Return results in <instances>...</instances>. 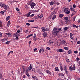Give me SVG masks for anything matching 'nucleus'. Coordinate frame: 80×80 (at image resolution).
<instances>
[{"instance_id":"4c0bfd02","label":"nucleus","mask_w":80,"mask_h":80,"mask_svg":"<svg viewBox=\"0 0 80 80\" xmlns=\"http://www.w3.org/2000/svg\"><path fill=\"white\" fill-rule=\"evenodd\" d=\"M43 14H41V15H40L39 16V17H40V18H42V17H43Z\"/></svg>"},{"instance_id":"6e6552de","label":"nucleus","mask_w":80,"mask_h":80,"mask_svg":"<svg viewBox=\"0 0 80 80\" xmlns=\"http://www.w3.org/2000/svg\"><path fill=\"white\" fill-rule=\"evenodd\" d=\"M14 36L16 37H19V34L18 33L16 32L14 34Z\"/></svg>"},{"instance_id":"4468645a","label":"nucleus","mask_w":80,"mask_h":80,"mask_svg":"<svg viewBox=\"0 0 80 80\" xmlns=\"http://www.w3.org/2000/svg\"><path fill=\"white\" fill-rule=\"evenodd\" d=\"M10 18V16H8L7 18H6V21H8Z\"/></svg>"},{"instance_id":"f8f14e48","label":"nucleus","mask_w":80,"mask_h":80,"mask_svg":"<svg viewBox=\"0 0 80 80\" xmlns=\"http://www.w3.org/2000/svg\"><path fill=\"white\" fill-rule=\"evenodd\" d=\"M70 38H71V39H73V37H72V36H73V34H72V33H70Z\"/></svg>"},{"instance_id":"ea45409f","label":"nucleus","mask_w":80,"mask_h":80,"mask_svg":"<svg viewBox=\"0 0 80 80\" xmlns=\"http://www.w3.org/2000/svg\"><path fill=\"white\" fill-rule=\"evenodd\" d=\"M25 8H26V9H28V6L27 5H25Z\"/></svg>"},{"instance_id":"aec40b11","label":"nucleus","mask_w":80,"mask_h":80,"mask_svg":"<svg viewBox=\"0 0 80 80\" xmlns=\"http://www.w3.org/2000/svg\"><path fill=\"white\" fill-rule=\"evenodd\" d=\"M73 27H74V28H78V26H76V25L75 24H73L72 25Z\"/></svg>"},{"instance_id":"4d7b16f0","label":"nucleus","mask_w":80,"mask_h":80,"mask_svg":"<svg viewBox=\"0 0 80 80\" xmlns=\"http://www.w3.org/2000/svg\"><path fill=\"white\" fill-rule=\"evenodd\" d=\"M35 37H36V34L35 33H34L33 36V38H35Z\"/></svg>"},{"instance_id":"6ab92c4d","label":"nucleus","mask_w":80,"mask_h":80,"mask_svg":"<svg viewBox=\"0 0 80 80\" xmlns=\"http://www.w3.org/2000/svg\"><path fill=\"white\" fill-rule=\"evenodd\" d=\"M46 72L47 73H48L50 75H51V72H50V71L48 70H47L46 71Z\"/></svg>"},{"instance_id":"69168bd1","label":"nucleus","mask_w":80,"mask_h":80,"mask_svg":"<svg viewBox=\"0 0 80 80\" xmlns=\"http://www.w3.org/2000/svg\"><path fill=\"white\" fill-rule=\"evenodd\" d=\"M13 51H10L9 52V53L11 54V53H13Z\"/></svg>"},{"instance_id":"c03bdc74","label":"nucleus","mask_w":80,"mask_h":80,"mask_svg":"<svg viewBox=\"0 0 80 80\" xmlns=\"http://www.w3.org/2000/svg\"><path fill=\"white\" fill-rule=\"evenodd\" d=\"M66 62H67L68 63L69 62H70V60H69V59H68L66 60Z\"/></svg>"},{"instance_id":"603ef678","label":"nucleus","mask_w":80,"mask_h":80,"mask_svg":"<svg viewBox=\"0 0 80 80\" xmlns=\"http://www.w3.org/2000/svg\"><path fill=\"white\" fill-rule=\"evenodd\" d=\"M74 53H76L77 54L78 53V51H74Z\"/></svg>"},{"instance_id":"58836bf2","label":"nucleus","mask_w":80,"mask_h":80,"mask_svg":"<svg viewBox=\"0 0 80 80\" xmlns=\"http://www.w3.org/2000/svg\"><path fill=\"white\" fill-rule=\"evenodd\" d=\"M6 34L7 35H11V33L8 32V33H7Z\"/></svg>"},{"instance_id":"3c124183","label":"nucleus","mask_w":80,"mask_h":80,"mask_svg":"<svg viewBox=\"0 0 80 80\" xmlns=\"http://www.w3.org/2000/svg\"><path fill=\"white\" fill-rule=\"evenodd\" d=\"M4 13V12L3 11H2L0 12V13L1 14H3V13Z\"/></svg>"},{"instance_id":"bf43d9fd","label":"nucleus","mask_w":80,"mask_h":80,"mask_svg":"<svg viewBox=\"0 0 80 80\" xmlns=\"http://www.w3.org/2000/svg\"><path fill=\"white\" fill-rule=\"evenodd\" d=\"M23 70H25V66L23 67Z\"/></svg>"},{"instance_id":"9d476101","label":"nucleus","mask_w":80,"mask_h":80,"mask_svg":"<svg viewBox=\"0 0 80 80\" xmlns=\"http://www.w3.org/2000/svg\"><path fill=\"white\" fill-rule=\"evenodd\" d=\"M32 13L31 12H30L28 13L26 16L27 17H30V14Z\"/></svg>"},{"instance_id":"09e8293b","label":"nucleus","mask_w":80,"mask_h":80,"mask_svg":"<svg viewBox=\"0 0 80 80\" xmlns=\"http://www.w3.org/2000/svg\"><path fill=\"white\" fill-rule=\"evenodd\" d=\"M46 49L47 50H50V48H49V47H48L46 48Z\"/></svg>"},{"instance_id":"72a5a7b5","label":"nucleus","mask_w":80,"mask_h":80,"mask_svg":"<svg viewBox=\"0 0 80 80\" xmlns=\"http://www.w3.org/2000/svg\"><path fill=\"white\" fill-rule=\"evenodd\" d=\"M64 49L66 50H68V47H65Z\"/></svg>"},{"instance_id":"de8ad7c7","label":"nucleus","mask_w":80,"mask_h":80,"mask_svg":"<svg viewBox=\"0 0 80 80\" xmlns=\"http://www.w3.org/2000/svg\"><path fill=\"white\" fill-rule=\"evenodd\" d=\"M16 10H17V11H19V9H18V8H16Z\"/></svg>"},{"instance_id":"423d86ee","label":"nucleus","mask_w":80,"mask_h":80,"mask_svg":"<svg viewBox=\"0 0 80 80\" xmlns=\"http://www.w3.org/2000/svg\"><path fill=\"white\" fill-rule=\"evenodd\" d=\"M55 11H53V12L51 13L50 17L51 18V17H53V15H55Z\"/></svg>"},{"instance_id":"bb28decb","label":"nucleus","mask_w":80,"mask_h":80,"mask_svg":"<svg viewBox=\"0 0 80 80\" xmlns=\"http://www.w3.org/2000/svg\"><path fill=\"white\" fill-rule=\"evenodd\" d=\"M62 43L63 44H65L66 43V41H65L63 40L62 41Z\"/></svg>"},{"instance_id":"e2e57ef3","label":"nucleus","mask_w":80,"mask_h":80,"mask_svg":"<svg viewBox=\"0 0 80 80\" xmlns=\"http://www.w3.org/2000/svg\"><path fill=\"white\" fill-rule=\"evenodd\" d=\"M26 25H28V26H29V25H30V23H27Z\"/></svg>"},{"instance_id":"a18cd8bd","label":"nucleus","mask_w":80,"mask_h":80,"mask_svg":"<svg viewBox=\"0 0 80 80\" xmlns=\"http://www.w3.org/2000/svg\"><path fill=\"white\" fill-rule=\"evenodd\" d=\"M24 31L25 33H27L28 32V30H25Z\"/></svg>"},{"instance_id":"c85d7f7f","label":"nucleus","mask_w":80,"mask_h":80,"mask_svg":"<svg viewBox=\"0 0 80 80\" xmlns=\"http://www.w3.org/2000/svg\"><path fill=\"white\" fill-rule=\"evenodd\" d=\"M53 3H54L52 1L50 2V4L51 5H53Z\"/></svg>"},{"instance_id":"ddd939ff","label":"nucleus","mask_w":80,"mask_h":80,"mask_svg":"<svg viewBox=\"0 0 80 80\" xmlns=\"http://www.w3.org/2000/svg\"><path fill=\"white\" fill-rule=\"evenodd\" d=\"M44 52V50H43V49H41L39 50V53H41L42 52Z\"/></svg>"},{"instance_id":"5701e85b","label":"nucleus","mask_w":80,"mask_h":80,"mask_svg":"<svg viewBox=\"0 0 80 80\" xmlns=\"http://www.w3.org/2000/svg\"><path fill=\"white\" fill-rule=\"evenodd\" d=\"M32 67L31 65H30L29 67L28 68L29 70H32Z\"/></svg>"},{"instance_id":"774afa93","label":"nucleus","mask_w":80,"mask_h":80,"mask_svg":"<svg viewBox=\"0 0 80 80\" xmlns=\"http://www.w3.org/2000/svg\"><path fill=\"white\" fill-rule=\"evenodd\" d=\"M61 30H62V29L61 28H60L58 29V30H59V32H60Z\"/></svg>"},{"instance_id":"412c9836","label":"nucleus","mask_w":80,"mask_h":80,"mask_svg":"<svg viewBox=\"0 0 80 80\" xmlns=\"http://www.w3.org/2000/svg\"><path fill=\"white\" fill-rule=\"evenodd\" d=\"M55 71H56L57 72H58V71H59L58 67H56L55 68Z\"/></svg>"},{"instance_id":"680f3d73","label":"nucleus","mask_w":80,"mask_h":80,"mask_svg":"<svg viewBox=\"0 0 80 80\" xmlns=\"http://www.w3.org/2000/svg\"><path fill=\"white\" fill-rule=\"evenodd\" d=\"M2 32H0V37H2Z\"/></svg>"},{"instance_id":"f257e3e1","label":"nucleus","mask_w":80,"mask_h":80,"mask_svg":"<svg viewBox=\"0 0 80 80\" xmlns=\"http://www.w3.org/2000/svg\"><path fill=\"white\" fill-rule=\"evenodd\" d=\"M58 30V28L56 27H55L53 30L52 31V33L53 35H55V36H58V32H59V31H57Z\"/></svg>"},{"instance_id":"49530a36","label":"nucleus","mask_w":80,"mask_h":80,"mask_svg":"<svg viewBox=\"0 0 80 80\" xmlns=\"http://www.w3.org/2000/svg\"><path fill=\"white\" fill-rule=\"evenodd\" d=\"M37 48H35L34 49V52H36V51H37Z\"/></svg>"},{"instance_id":"a211bd4d","label":"nucleus","mask_w":80,"mask_h":80,"mask_svg":"<svg viewBox=\"0 0 80 80\" xmlns=\"http://www.w3.org/2000/svg\"><path fill=\"white\" fill-rule=\"evenodd\" d=\"M56 17H57V15H55L52 18V20H54L55 18H56Z\"/></svg>"},{"instance_id":"e433bc0d","label":"nucleus","mask_w":80,"mask_h":80,"mask_svg":"<svg viewBox=\"0 0 80 80\" xmlns=\"http://www.w3.org/2000/svg\"><path fill=\"white\" fill-rule=\"evenodd\" d=\"M10 41H8L7 42H6V44H7V45H8V43H10Z\"/></svg>"},{"instance_id":"c756f323","label":"nucleus","mask_w":80,"mask_h":80,"mask_svg":"<svg viewBox=\"0 0 80 80\" xmlns=\"http://www.w3.org/2000/svg\"><path fill=\"white\" fill-rule=\"evenodd\" d=\"M64 19L66 20H68V18L65 17L64 18Z\"/></svg>"},{"instance_id":"7c9ffc66","label":"nucleus","mask_w":80,"mask_h":80,"mask_svg":"<svg viewBox=\"0 0 80 80\" xmlns=\"http://www.w3.org/2000/svg\"><path fill=\"white\" fill-rule=\"evenodd\" d=\"M0 26L2 28V22H0Z\"/></svg>"},{"instance_id":"0eeeda50","label":"nucleus","mask_w":80,"mask_h":80,"mask_svg":"<svg viewBox=\"0 0 80 80\" xmlns=\"http://www.w3.org/2000/svg\"><path fill=\"white\" fill-rule=\"evenodd\" d=\"M42 35L44 37H46L48 35V34L47 32H44L42 33Z\"/></svg>"},{"instance_id":"37998d69","label":"nucleus","mask_w":80,"mask_h":80,"mask_svg":"<svg viewBox=\"0 0 80 80\" xmlns=\"http://www.w3.org/2000/svg\"><path fill=\"white\" fill-rule=\"evenodd\" d=\"M76 60H77V61H78L79 60V58H78V57H77V58H76Z\"/></svg>"},{"instance_id":"dca6fc26","label":"nucleus","mask_w":80,"mask_h":80,"mask_svg":"<svg viewBox=\"0 0 80 80\" xmlns=\"http://www.w3.org/2000/svg\"><path fill=\"white\" fill-rule=\"evenodd\" d=\"M63 16H64V15L61 14H59V17H60V18H62V17H63Z\"/></svg>"},{"instance_id":"a19ab883","label":"nucleus","mask_w":80,"mask_h":80,"mask_svg":"<svg viewBox=\"0 0 80 80\" xmlns=\"http://www.w3.org/2000/svg\"><path fill=\"white\" fill-rule=\"evenodd\" d=\"M35 15V14H32V15H31L30 17H33Z\"/></svg>"},{"instance_id":"20e7f679","label":"nucleus","mask_w":80,"mask_h":80,"mask_svg":"<svg viewBox=\"0 0 80 80\" xmlns=\"http://www.w3.org/2000/svg\"><path fill=\"white\" fill-rule=\"evenodd\" d=\"M69 69L70 70H75V65H74L73 67L71 66L69 68Z\"/></svg>"},{"instance_id":"1a4fd4ad","label":"nucleus","mask_w":80,"mask_h":80,"mask_svg":"<svg viewBox=\"0 0 80 80\" xmlns=\"http://www.w3.org/2000/svg\"><path fill=\"white\" fill-rule=\"evenodd\" d=\"M41 29H42V31L43 32H44L46 31V29H45V27H42Z\"/></svg>"},{"instance_id":"0e129e2a","label":"nucleus","mask_w":80,"mask_h":80,"mask_svg":"<svg viewBox=\"0 0 80 80\" xmlns=\"http://www.w3.org/2000/svg\"><path fill=\"white\" fill-rule=\"evenodd\" d=\"M60 75H61V76H64L63 74L62 73H60Z\"/></svg>"},{"instance_id":"393cba45","label":"nucleus","mask_w":80,"mask_h":80,"mask_svg":"<svg viewBox=\"0 0 80 80\" xmlns=\"http://www.w3.org/2000/svg\"><path fill=\"white\" fill-rule=\"evenodd\" d=\"M26 75H27V76H28V78L30 77V75H29V74H28V72H26Z\"/></svg>"},{"instance_id":"f3484780","label":"nucleus","mask_w":80,"mask_h":80,"mask_svg":"<svg viewBox=\"0 0 80 80\" xmlns=\"http://www.w3.org/2000/svg\"><path fill=\"white\" fill-rule=\"evenodd\" d=\"M60 69L61 70V71H62L63 70V68L62 67V66L61 65H60Z\"/></svg>"},{"instance_id":"b1692460","label":"nucleus","mask_w":80,"mask_h":80,"mask_svg":"<svg viewBox=\"0 0 80 80\" xmlns=\"http://www.w3.org/2000/svg\"><path fill=\"white\" fill-rule=\"evenodd\" d=\"M64 67V70L65 71V70H67V65H65Z\"/></svg>"},{"instance_id":"864d4df0","label":"nucleus","mask_w":80,"mask_h":80,"mask_svg":"<svg viewBox=\"0 0 80 80\" xmlns=\"http://www.w3.org/2000/svg\"><path fill=\"white\" fill-rule=\"evenodd\" d=\"M17 37H16V40H18V36H17Z\"/></svg>"},{"instance_id":"473e14b6","label":"nucleus","mask_w":80,"mask_h":80,"mask_svg":"<svg viewBox=\"0 0 80 80\" xmlns=\"http://www.w3.org/2000/svg\"><path fill=\"white\" fill-rule=\"evenodd\" d=\"M1 78H2V74L0 73V79H1Z\"/></svg>"},{"instance_id":"8fccbe9b","label":"nucleus","mask_w":80,"mask_h":80,"mask_svg":"<svg viewBox=\"0 0 80 80\" xmlns=\"http://www.w3.org/2000/svg\"><path fill=\"white\" fill-rule=\"evenodd\" d=\"M77 44H80V41H78L77 42Z\"/></svg>"},{"instance_id":"2eb2a0df","label":"nucleus","mask_w":80,"mask_h":80,"mask_svg":"<svg viewBox=\"0 0 80 80\" xmlns=\"http://www.w3.org/2000/svg\"><path fill=\"white\" fill-rule=\"evenodd\" d=\"M59 52H63V51H64L61 48H60L59 49Z\"/></svg>"},{"instance_id":"6e6d98bb","label":"nucleus","mask_w":80,"mask_h":80,"mask_svg":"<svg viewBox=\"0 0 80 80\" xmlns=\"http://www.w3.org/2000/svg\"><path fill=\"white\" fill-rule=\"evenodd\" d=\"M75 7H76V5H75V4H73V8H75Z\"/></svg>"},{"instance_id":"a878e982","label":"nucleus","mask_w":80,"mask_h":80,"mask_svg":"<svg viewBox=\"0 0 80 80\" xmlns=\"http://www.w3.org/2000/svg\"><path fill=\"white\" fill-rule=\"evenodd\" d=\"M68 53L69 54H70L72 53V51L71 50H70L68 51Z\"/></svg>"},{"instance_id":"4be33fe9","label":"nucleus","mask_w":80,"mask_h":80,"mask_svg":"<svg viewBox=\"0 0 80 80\" xmlns=\"http://www.w3.org/2000/svg\"><path fill=\"white\" fill-rule=\"evenodd\" d=\"M33 36V34H32L28 36L26 38H29V37H30Z\"/></svg>"},{"instance_id":"052dcab7","label":"nucleus","mask_w":80,"mask_h":80,"mask_svg":"<svg viewBox=\"0 0 80 80\" xmlns=\"http://www.w3.org/2000/svg\"><path fill=\"white\" fill-rule=\"evenodd\" d=\"M17 32H18V33H20V30H18L17 31Z\"/></svg>"},{"instance_id":"39448f33","label":"nucleus","mask_w":80,"mask_h":80,"mask_svg":"<svg viewBox=\"0 0 80 80\" xmlns=\"http://www.w3.org/2000/svg\"><path fill=\"white\" fill-rule=\"evenodd\" d=\"M30 5L32 8L33 9V8H34V7L36 5V4L35 3L32 2V3H31V4H30Z\"/></svg>"},{"instance_id":"5fc2aeb1","label":"nucleus","mask_w":80,"mask_h":80,"mask_svg":"<svg viewBox=\"0 0 80 80\" xmlns=\"http://www.w3.org/2000/svg\"><path fill=\"white\" fill-rule=\"evenodd\" d=\"M75 20V17H74L73 18V21L74 22Z\"/></svg>"},{"instance_id":"9b49d317","label":"nucleus","mask_w":80,"mask_h":80,"mask_svg":"<svg viewBox=\"0 0 80 80\" xmlns=\"http://www.w3.org/2000/svg\"><path fill=\"white\" fill-rule=\"evenodd\" d=\"M32 77V78L34 79V80H38V78H37L35 76H33Z\"/></svg>"},{"instance_id":"7ed1b4c3","label":"nucleus","mask_w":80,"mask_h":80,"mask_svg":"<svg viewBox=\"0 0 80 80\" xmlns=\"http://www.w3.org/2000/svg\"><path fill=\"white\" fill-rule=\"evenodd\" d=\"M64 11L67 14H68L70 13V11H69V9L68 8H65L64 10Z\"/></svg>"},{"instance_id":"cd10ccee","label":"nucleus","mask_w":80,"mask_h":80,"mask_svg":"<svg viewBox=\"0 0 80 80\" xmlns=\"http://www.w3.org/2000/svg\"><path fill=\"white\" fill-rule=\"evenodd\" d=\"M70 9V10H71V11H75V9L73 8H71Z\"/></svg>"},{"instance_id":"13d9d810","label":"nucleus","mask_w":80,"mask_h":80,"mask_svg":"<svg viewBox=\"0 0 80 80\" xmlns=\"http://www.w3.org/2000/svg\"><path fill=\"white\" fill-rule=\"evenodd\" d=\"M34 21V20H31V22H33Z\"/></svg>"},{"instance_id":"f704fd0d","label":"nucleus","mask_w":80,"mask_h":80,"mask_svg":"<svg viewBox=\"0 0 80 80\" xmlns=\"http://www.w3.org/2000/svg\"><path fill=\"white\" fill-rule=\"evenodd\" d=\"M37 38L36 37L35 38H33V40H34V41H36V40H37Z\"/></svg>"},{"instance_id":"79ce46f5","label":"nucleus","mask_w":80,"mask_h":80,"mask_svg":"<svg viewBox=\"0 0 80 80\" xmlns=\"http://www.w3.org/2000/svg\"><path fill=\"white\" fill-rule=\"evenodd\" d=\"M46 31H48L49 30H50V28H46Z\"/></svg>"},{"instance_id":"2f4dec72","label":"nucleus","mask_w":80,"mask_h":80,"mask_svg":"<svg viewBox=\"0 0 80 80\" xmlns=\"http://www.w3.org/2000/svg\"><path fill=\"white\" fill-rule=\"evenodd\" d=\"M68 29V28L67 27H65L64 28V30H65L66 31Z\"/></svg>"},{"instance_id":"338daca9","label":"nucleus","mask_w":80,"mask_h":80,"mask_svg":"<svg viewBox=\"0 0 80 80\" xmlns=\"http://www.w3.org/2000/svg\"><path fill=\"white\" fill-rule=\"evenodd\" d=\"M26 72H28V69H27L26 70Z\"/></svg>"},{"instance_id":"f03ea898","label":"nucleus","mask_w":80,"mask_h":80,"mask_svg":"<svg viewBox=\"0 0 80 80\" xmlns=\"http://www.w3.org/2000/svg\"><path fill=\"white\" fill-rule=\"evenodd\" d=\"M0 6L1 7V8H4L5 10H8V11L10 10V8H9L8 6L7 5L2 3L0 4Z\"/></svg>"},{"instance_id":"c9c22d12","label":"nucleus","mask_w":80,"mask_h":80,"mask_svg":"<svg viewBox=\"0 0 80 80\" xmlns=\"http://www.w3.org/2000/svg\"><path fill=\"white\" fill-rule=\"evenodd\" d=\"M65 73H66V74H68V72L67 71V70H65Z\"/></svg>"}]
</instances>
